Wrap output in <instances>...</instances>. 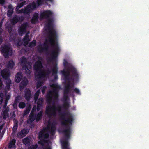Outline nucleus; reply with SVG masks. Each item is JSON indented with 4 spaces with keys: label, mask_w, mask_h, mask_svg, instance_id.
Masks as SVG:
<instances>
[{
    "label": "nucleus",
    "mask_w": 149,
    "mask_h": 149,
    "mask_svg": "<svg viewBox=\"0 0 149 149\" xmlns=\"http://www.w3.org/2000/svg\"><path fill=\"white\" fill-rule=\"evenodd\" d=\"M16 140L15 139H13L11 141H10L8 144V147L9 148H13L15 147V144Z\"/></svg>",
    "instance_id": "27"
},
{
    "label": "nucleus",
    "mask_w": 149,
    "mask_h": 149,
    "mask_svg": "<svg viewBox=\"0 0 149 149\" xmlns=\"http://www.w3.org/2000/svg\"><path fill=\"white\" fill-rule=\"evenodd\" d=\"M19 107L21 109H23L26 106L25 103L24 102H20L19 104Z\"/></svg>",
    "instance_id": "36"
},
{
    "label": "nucleus",
    "mask_w": 149,
    "mask_h": 149,
    "mask_svg": "<svg viewBox=\"0 0 149 149\" xmlns=\"http://www.w3.org/2000/svg\"><path fill=\"white\" fill-rule=\"evenodd\" d=\"M28 130L25 129H22L19 134H18L17 136H20L21 137H25L26 134L29 132Z\"/></svg>",
    "instance_id": "17"
},
{
    "label": "nucleus",
    "mask_w": 149,
    "mask_h": 149,
    "mask_svg": "<svg viewBox=\"0 0 149 149\" xmlns=\"http://www.w3.org/2000/svg\"><path fill=\"white\" fill-rule=\"evenodd\" d=\"M20 65L22 68L25 70V73L26 74H31V64L28 61L27 59L24 56H22L20 58Z\"/></svg>",
    "instance_id": "5"
},
{
    "label": "nucleus",
    "mask_w": 149,
    "mask_h": 149,
    "mask_svg": "<svg viewBox=\"0 0 149 149\" xmlns=\"http://www.w3.org/2000/svg\"><path fill=\"white\" fill-rule=\"evenodd\" d=\"M11 97V95L9 94H5V100L8 101L10 98Z\"/></svg>",
    "instance_id": "41"
},
{
    "label": "nucleus",
    "mask_w": 149,
    "mask_h": 149,
    "mask_svg": "<svg viewBox=\"0 0 149 149\" xmlns=\"http://www.w3.org/2000/svg\"><path fill=\"white\" fill-rule=\"evenodd\" d=\"M29 32H28L26 34L25 36L23 39V40L24 42V46H26L27 45L29 42L30 41V40L29 39Z\"/></svg>",
    "instance_id": "18"
},
{
    "label": "nucleus",
    "mask_w": 149,
    "mask_h": 149,
    "mask_svg": "<svg viewBox=\"0 0 149 149\" xmlns=\"http://www.w3.org/2000/svg\"><path fill=\"white\" fill-rule=\"evenodd\" d=\"M28 83V81L27 79L23 80L19 85V88L21 89H23L27 85Z\"/></svg>",
    "instance_id": "23"
},
{
    "label": "nucleus",
    "mask_w": 149,
    "mask_h": 149,
    "mask_svg": "<svg viewBox=\"0 0 149 149\" xmlns=\"http://www.w3.org/2000/svg\"><path fill=\"white\" fill-rule=\"evenodd\" d=\"M42 63L41 61L38 60L35 62L33 66L34 69L36 72L35 75H39V73L43 71L42 70Z\"/></svg>",
    "instance_id": "8"
},
{
    "label": "nucleus",
    "mask_w": 149,
    "mask_h": 149,
    "mask_svg": "<svg viewBox=\"0 0 149 149\" xmlns=\"http://www.w3.org/2000/svg\"><path fill=\"white\" fill-rule=\"evenodd\" d=\"M17 14H20L23 13L24 14V9H22L20 10H18V11L17 12Z\"/></svg>",
    "instance_id": "51"
},
{
    "label": "nucleus",
    "mask_w": 149,
    "mask_h": 149,
    "mask_svg": "<svg viewBox=\"0 0 149 149\" xmlns=\"http://www.w3.org/2000/svg\"><path fill=\"white\" fill-rule=\"evenodd\" d=\"M5 3V0H0V4L4 5Z\"/></svg>",
    "instance_id": "55"
},
{
    "label": "nucleus",
    "mask_w": 149,
    "mask_h": 149,
    "mask_svg": "<svg viewBox=\"0 0 149 149\" xmlns=\"http://www.w3.org/2000/svg\"><path fill=\"white\" fill-rule=\"evenodd\" d=\"M18 16L17 15H15L12 19L11 22V23L15 25L19 21Z\"/></svg>",
    "instance_id": "30"
},
{
    "label": "nucleus",
    "mask_w": 149,
    "mask_h": 149,
    "mask_svg": "<svg viewBox=\"0 0 149 149\" xmlns=\"http://www.w3.org/2000/svg\"><path fill=\"white\" fill-rule=\"evenodd\" d=\"M39 94L35 93L34 96V98L35 102L37 100L39 97Z\"/></svg>",
    "instance_id": "44"
},
{
    "label": "nucleus",
    "mask_w": 149,
    "mask_h": 149,
    "mask_svg": "<svg viewBox=\"0 0 149 149\" xmlns=\"http://www.w3.org/2000/svg\"><path fill=\"white\" fill-rule=\"evenodd\" d=\"M3 86L2 81L1 79H0V87L1 88Z\"/></svg>",
    "instance_id": "61"
},
{
    "label": "nucleus",
    "mask_w": 149,
    "mask_h": 149,
    "mask_svg": "<svg viewBox=\"0 0 149 149\" xmlns=\"http://www.w3.org/2000/svg\"><path fill=\"white\" fill-rule=\"evenodd\" d=\"M28 26L27 22H25L22 24L18 29V33L19 35H22L26 31V29Z\"/></svg>",
    "instance_id": "13"
},
{
    "label": "nucleus",
    "mask_w": 149,
    "mask_h": 149,
    "mask_svg": "<svg viewBox=\"0 0 149 149\" xmlns=\"http://www.w3.org/2000/svg\"><path fill=\"white\" fill-rule=\"evenodd\" d=\"M47 19H48V23L47 24V26L49 27H50L51 26V24L52 22V19L50 17L48 18Z\"/></svg>",
    "instance_id": "39"
},
{
    "label": "nucleus",
    "mask_w": 149,
    "mask_h": 149,
    "mask_svg": "<svg viewBox=\"0 0 149 149\" xmlns=\"http://www.w3.org/2000/svg\"><path fill=\"white\" fill-rule=\"evenodd\" d=\"M63 65L65 67H66L68 66V62H67V60L65 59H64L63 60Z\"/></svg>",
    "instance_id": "45"
},
{
    "label": "nucleus",
    "mask_w": 149,
    "mask_h": 149,
    "mask_svg": "<svg viewBox=\"0 0 149 149\" xmlns=\"http://www.w3.org/2000/svg\"><path fill=\"white\" fill-rule=\"evenodd\" d=\"M22 99V97L20 95H17L15 98V100L13 104L14 107H17L19 101Z\"/></svg>",
    "instance_id": "26"
},
{
    "label": "nucleus",
    "mask_w": 149,
    "mask_h": 149,
    "mask_svg": "<svg viewBox=\"0 0 149 149\" xmlns=\"http://www.w3.org/2000/svg\"><path fill=\"white\" fill-rule=\"evenodd\" d=\"M47 88V87L45 86H44L42 90V92L43 94H44L45 92V91Z\"/></svg>",
    "instance_id": "49"
},
{
    "label": "nucleus",
    "mask_w": 149,
    "mask_h": 149,
    "mask_svg": "<svg viewBox=\"0 0 149 149\" xmlns=\"http://www.w3.org/2000/svg\"><path fill=\"white\" fill-rule=\"evenodd\" d=\"M18 17L19 21H22L24 19V17L22 16H18Z\"/></svg>",
    "instance_id": "48"
},
{
    "label": "nucleus",
    "mask_w": 149,
    "mask_h": 149,
    "mask_svg": "<svg viewBox=\"0 0 149 149\" xmlns=\"http://www.w3.org/2000/svg\"><path fill=\"white\" fill-rule=\"evenodd\" d=\"M40 90H38L36 92V93H36L37 94H39V93H40Z\"/></svg>",
    "instance_id": "63"
},
{
    "label": "nucleus",
    "mask_w": 149,
    "mask_h": 149,
    "mask_svg": "<svg viewBox=\"0 0 149 149\" xmlns=\"http://www.w3.org/2000/svg\"><path fill=\"white\" fill-rule=\"evenodd\" d=\"M37 100V111H39L42 105L43 100L42 98H39Z\"/></svg>",
    "instance_id": "21"
},
{
    "label": "nucleus",
    "mask_w": 149,
    "mask_h": 149,
    "mask_svg": "<svg viewBox=\"0 0 149 149\" xmlns=\"http://www.w3.org/2000/svg\"><path fill=\"white\" fill-rule=\"evenodd\" d=\"M55 62V65L53 66L52 69V75L54 76V80H55L58 79V77L57 75L58 73V68L57 67V60L54 61Z\"/></svg>",
    "instance_id": "12"
},
{
    "label": "nucleus",
    "mask_w": 149,
    "mask_h": 149,
    "mask_svg": "<svg viewBox=\"0 0 149 149\" xmlns=\"http://www.w3.org/2000/svg\"><path fill=\"white\" fill-rule=\"evenodd\" d=\"M55 123L54 122L51 123L50 121H48V123L47 128L48 130H49L50 129V133L52 136L54 135L55 133V131L56 129L55 126Z\"/></svg>",
    "instance_id": "10"
},
{
    "label": "nucleus",
    "mask_w": 149,
    "mask_h": 149,
    "mask_svg": "<svg viewBox=\"0 0 149 149\" xmlns=\"http://www.w3.org/2000/svg\"><path fill=\"white\" fill-rule=\"evenodd\" d=\"M68 94H64V104L62 107L58 105L57 106L54 105L47 107L46 108L45 113L49 118L56 117L57 116V112H58L60 116L61 124L66 128L63 130L62 132L65 135V139L61 141L63 149H69L68 140L70 138L71 133L70 126L74 121L73 116L69 112L62 113L61 109L63 108L65 111H66L70 107V104L67 100L68 98Z\"/></svg>",
    "instance_id": "1"
},
{
    "label": "nucleus",
    "mask_w": 149,
    "mask_h": 149,
    "mask_svg": "<svg viewBox=\"0 0 149 149\" xmlns=\"http://www.w3.org/2000/svg\"><path fill=\"white\" fill-rule=\"evenodd\" d=\"M32 96L31 91L29 88H26L24 90V97L25 99L28 102L30 100Z\"/></svg>",
    "instance_id": "14"
},
{
    "label": "nucleus",
    "mask_w": 149,
    "mask_h": 149,
    "mask_svg": "<svg viewBox=\"0 0 149 149\" xmlns=\"http://www.w3.org/2000/svg\"><path fill=\"white\" fill-rule=\"evenodd\" d=\"M22 45V43L20 40H19L17 42V46H20Z\"/></svg>",
    "instance_id": "50"
},
{
    "label": "nucleus",
    "mask_w": 149,
    "mask_h": 149,
    "mask_svg": "<svg viewBox=\"0 0 149 149\" xmlns=\"http://www.w3.org/2000/svg\"><path fill=\"white\" fill-rule=\"evenodd\" d=\"M10 84H6V86L7 87V88L8 90L10 89Z\"/></svg>",
    "instance_id": "62"
},
{
    "label": "nucleus",
    "mask_w": 149,
    "mask_h": 149,
    "mask_svg": "<svg viewBox=\"0 0 149 149\" xmlns=\"http://www.w3.org/2000/svg\"><path fill=\"white\" fill-rule=\"evenodd\" d=\"M73 91L77 94H81V93L79 90L77 88H75L74 89H73Z\"/></svg>",
    "instance_id": "40"
},
{
    "label": "nucleus",
    "mask_w": 149,
    "mask_h": 149,
    "mask_svg": "<svg viewBox=\"0 0 149 149\" xmlns=\"http://www.w3.org/2000/svg\"><path fill=\"white\" fill-rule=\"evenodd\" d=\"M3 94L2 93H0V105L2 103L3 99Z\"/></svg>",
    "instance_id": "38"
},
{
    "label": "nucleus",
    "mask_w": 149,
    "mask_h": 149,
    "mask_svg": "<svg viewBox=\"0 0 149 149\" xmlns=\"http://www.w3.org/2000/svg\"><path fill=\"white\" fill-rule=\"evenodd\" d=\"M10 74V72L6 69L3 70L1 72V75L2 77L6 80L8 79Z\"/></svg>",
    "instance_id": "15"
},
{
    "label": "nucleus",
    "mask_w": 149,
    "mask_h": 149,
    "mask_svg": "<svg viewBox=\"0 0 149 149\" xmlns=\"http://www.w3.org/2000/svg\"><path fill=\"white\" fill-rule=\"evenodd\" d=\"M71 87H69L65 86L64 89V94H68L71 90Z\"/></svg>",
    "instance_id": "33"
},
{
    "label": "nucleus",
    "mask_w": 149,
    "mask_h": 149,
    "mask_svg": "<svg viewBox=\"0 0 149 149\" xmlns=\"http://www.w3.org/2000/svg\"><path fill=\"white\" fill-rule=\"evenodd\" d=\"M51 72V71L49 69H47V71L43 70L42 72H41L39 73V75H37V76L39 78H43L45 79L49 77Z\"/></svg>",
    "instance_id": "9"
},
{
    "label": "nucleus",
    "mask_w": 149,
    "mask_h": 149,
    "mask_svg": "<svg viewBox=\"0 0 149 149\" xmlns=\"http://www.w3.org/2000/svg\"><path fill=\"white\" fill-rule=\"evenodd\" d=\"M51 86L53 88L52 91H50L47 93V100L48 102L50 103L52 100V93L54 94V98L55 100H58V90L60 89V86L57 84H53L51 85Z\"/></svg>",
    "instance_id": "4"
},
{
    "label": "nucleus",
    "mask_w": 149,
    "mask_h": 149,
    "mask_svg": "<svg viewBox=\"0 0 149 149\" xmlns=\"http://www.w3.org/2000/svg\"><path fill=\"white\" fill-rule=\"evenodd\" d=\"M3 29L2 28H0V36L3 33Z\"/></svg>",
    "instance_id": "60"
},
{
    "label": "nucleus",
    "mask_w": 149,
    "mask_h": 149,
    "mask_svg": "<svg viewBox=\"0 0 149 149\" xmlns=\"http://www.w3.org/2000/svg\"><path fill=\"white\" fill-rule=\"evenodd\" d=\"M37 75H35V78L36 79L38 80L36 85V88L38 89L42 86L43 83V81L42 80L44 79L43 78H39L37 76Z\"/></svg>",
    "instance_id": "19"
},
{
    "label": "nucleus",
    "mask_w": 149,
    "mask_h": 149,
    "mask_svg": "<svg viewBox=\"0 0 149 149\" xmlns=\"http://www.w3.org/2000/svg\"><path fill=\"white\" fill-rule=\"evenodd\" d=\"M52 12L50 10L44 11L41 13L40 15V19L49 18L52 15Z\"/></svg>",
    "instance_id": "11"
},
{
    "label": "nucleus",
    "mask_w": 149,
    "mask_h": 149,
    "mask_svg": "<svg viewBox=\"0 0 149 149\" xmlns=\"http://www.w3.org/2000/svg\"><path fill=\"white\" fill-rule=\"evenodd\" d=\"M43 0H37V5L39 6L41 5L43 2Z\"/></svg>",
    "instance_id": "42"
},
{
    "label": "nucleus",
    "mask_w": 149,
    "mask_h": 149,
    "mask_svg": "<svg viewBox=\"0 0 149 149\" xmlns=\"http://www.w3.org/2000/svg\"><path fill=\"white\" fill-rule=\"evenodd\" d=\"M29 112H30V111H29L28 110H27L26 109V110L24 111V116H25V115H26L28 114L29 113Z\"/></svg>",
    "instance_id": "52"
},
{
    "label": "nucleus",
    "mask_w": 149,
    "mask_h": 149,
    "mask_svg": "<svg viewBox=\"0 0 149 149\" xmlns=\"http://www.w3.org/2000/svg\"><path fill=\"white\" fill-rule=\"evenodd\" d=\"M49 136V133L45 132L44 130L40 131L38 134V138L40 141L38 142V143L43 145L44 143H47V141L46 139L48 138Z\"/></svg>",
    "instance_id": "6"
},
{
    "label": "nucleus",
    "mask_w": 149,
    "mask_h": 149,
    "mask_svg": "<svg viewBox=\"0 0 149 149\" xmlns=\"http://www.w3.org/2000/svg\"><path fill=\"white\" fill-rule=\"evenodd\" d=\"M31 109V106L30 105H29L28 106H27L26 109L28 110L29 111H30Z\"/></svg>",
    "instance_id": "53"
},
{
    "label": "nucleus",
    "mask_w": 149,
    "mask_h": 149,
    "mask_svg": "<svg viewBox=\"0 0 149 149\" xmlns=\"http://www.w3.org/2000/svg\"><path fill=\"white\" fill-rule=\"evenodd\" d=\"M19 6H17L15 10L16 11V12L17 13V12L18 11V10H19V9L20 8H19Z\"/></svg>",
    "instance_id": "58"
},
{
    "label": "nucleus",
    "mask_w": 149,
    "mask_h": 149,
    "mask_svg": "<svg viewBox=\"0 0 149 149\" xmlns=\"http://www.w3.org/2000/svg\"><path fill=\"white\" fill-rule=\"evenodd\" d=\"M43 112L42 110L40 111L37 115L36 114V121L37 122L41 120L43 116Z\"/></svg>",
    "instance_id": "24"
},
{
    "label": "nucleus",
    "mask_w": 149,
    "mask_h": 149,
    "mask_svg": "<svg viewBox=\"0 0 149 149\" xmlns=\"http://www.w3.org/2000/svg\"><path fill=\"white\" fill-rule=\"evenodd\" d=\"M39 18V15L37 13H35L31 19V23L34 24H36L38 21Z\"/></svg>",
    "instance_id": "20"
},
{
    "label": "nucleus",
    "mask_w": 149,
    "mask_h": 149,
    "mask_svg": "<svg viewBox=\"0 0 149 149\" xmlns=\"http://www.w3.org/2000/svg\"><path fill=\"white\" fill-rule=\"evenodd\" d=\"M23 143L27 146H29L30 145V139L28 138H24L23 141Z\"/></svg>",
    "instance_id": "34"
},
{
    "label": "nucleus",
    "mask_w": 149,
    "mask_h": 149,
    "mask_svg": "<svg viewBox=\"0 0 149 149\" xmlns=\"http://www.w3.org/2000/svg\"><path fill=\"white\" fill-rule=\"evenodd\" d=\"M3 39L2 36H0V45L2 43Z\"/></svg>",
    "instance_id": "57"
},
{
    "label": "nucleus",
    "mask_w": 149,
    "mask_h": 149,
    "mask_svg": "<svg viewBox=\"0 0 149 149\" xmlns=\"http://www.w3.org/2000/svg\"><path fill=\"white\" fill-rule=\"evenodd\" d=\"M48 38V40L46 39L45 40L44 47H43L41 45H40L38 48V50L40 53L42 52L44 50H47L49 47L46 44L49 43L52 47L54 49L51 52V56L49 61L54 62V61H56L59 51V48L57 43L55 44L56 41L58 40V38L57 33L55 30H50L49 31Z\"/></svg>",
    "instance_id": "2"
},
{
    "label": "nucleus",
    "mask_w": 149,
    "mask_h": 149,
    "mask_svg": "<svg viewBox=\"0 0 149 149\" xmlns=\"http://www.w3.org/2000/svg\"><path fill=\"white\" fill-rule=\"evenodd\" d=\"M30 6H27V7L25 8L24 9V14L26 15H29L31 13Z\"/></svg>",
    "instance_id": "31"
},
{
    "label": "nucleus",
    "mask_w": 149,
    "mask_h": 149,
    "mask_svg": "<svg viewBox=\"0 0 149 149\" xmlns=\"http://www.w3.org/2000/svg\"><path fill=\"white\" fill-rule=\"evenodd\" d=\"M36 5L34 3V4H33V8H35L36 7Z\"/></svg>",
    "instance_id": "64"
},
{
    "label": "nucleus",
    "mask_w": 149,
    "mask_h": 149,
    "mask_svg": "<svg viewBox=\"0 0 149 149\" xmlns=\"http://www.w3.org/2000/svg\"><path fill=\"white\" fill-rule=\"evenodd\" d=\"M6 84H10L11 83V81L10 79H8L6 82Z\"/></svg>",
    "instance_id": "56"
},
{
    "label": "nucleus",
    "mask_w": 149,
    "mask_h": 149,
    "mask_svg": "<svg viewBox=\"0 0 149 149\" xmlns=\"http://www.w3.org/2000/svg\"><path fill=\"white\" fill-rule=\"evenodd\" d=\"M8 102V101L5 100V102H4V104L3 107V108H6V107L7 105Z\"/></svg>",
    "instance_id": "54"
},
{
    "label": "nucleus",
    "mask_w": 149,
    "mask_h": 149,
    "mask_svg": "<svg viewBox=\"0 0 149 149\" xmlns=\"http://www.w3.org/2000/svg\"><path fill=\"white\" fill-rule=\"evenodd\" d=\"M36 120V114L34 113H30L29 116V118L27 120L28 123H31Z\"/></svg>",
    "instance_id": "16"
},
{
    "label": "nucleus",
    "mask_w": 149,
    "mask_h": 149,
    "mask_svg": "<svg viewBox=\"0 0 149 149\" xmlns=\"http://www.w3.org/2000/svg\"><path fill=\"white\" fill-rule=\"evenodd\" d=\"M26 2L25 1L22 2L19 4H18L17 6H19V8H21L23 7L24 5H25Z\"/></svg>",
    "instance_id": "43"
},
{
    "label": "nucleus",
    "mask_w": 149,
    "mask_h": 149,
    "mask_svg": "<svg viewBox=\"0 0 149 149\" xmlns=\"http://www.w3.org/2000/svg\"><path fill=\"white\" fill-rule=\"evenodd\" d=\"M15 65V63L13 60H10L7 65L8 68L12 69Z\"/></svg>",
    "instance_id": "32"
},
{
    "label": "nucleus",
    "mask_w": 149,
    "mask_h": 149,
    "mask_svg": "<svg viewBox=\"0 0 149 149\" xmlns=\"http://www.w3.org/2000/svg\"><path fill=\"white\" fill-rule=\"evenodd\" d=\"M8 10L7 13V15L8 17H11L13 12L14 8L12 5H10L8 6Z\"/></svg>",
    "instance_id": "25"
},
{
    "label": "nucleus",
    "mask_w": 149,
    "mask_h": 149,
    "mask_svg": "<svg viewBox=\"0 0 149 149\" xmlns=\"http://www.w3.org/2000/svg\"><path fill=\"white\" fill-rule=\"evenodd\" d=\"M38 146L37 144L32 145L28 147V149H36Z\"/></svg>",
    "instance_id": "37"
},
{
    "label": "nucleus",
    "mask_w": 149,
    "mask_h": 149,
    "mask_svg": "<svg viewBox=\"0 0 149 149\" xmlns=\"http://www.w3.org/2000/svg\"><path fill=\"white\" fill-rule=\"evenodd\" d=\"M8 32L10 33L12 31V29L11 26H8Z\"/></svg>",
    "instance_id": "46"
},
{
    "label": "nucleus",
    "mask_w": 149,
    "mask_h": 149,
    "mask_svg": "<svg viewBox=\"0 0 149 149\" xmlns=\"http://www.w3.org/2000/svg\"><path fill=\"white\" fill-rule=\"evenodd\" d=\"M36 106L33 107L32 109V110L31 113H34L36 111Z\"/></svg>",
    "instance_id": "47"
},
{
    "label": "nucleus",
    "mask_w": 149,
    "mask_h": 149,
    "mask_svg": "<svg viewBox=\"0 0 149 149\" xmlns=\"http://www.w3.org/2000/svg\"><path fill=\"white\" fill-rule=\"evenodd\" d=\"M1 52L5 58H6L9 56L12 55V49L8 45H5L1 46Z\"/></svg>",
    "instance_id": "7"
},
{
    "label": "nucleus",
    "mask_w": 149,
    "mask_h": 149,
    "mask_svg": "<svg viewBox=\"0 0 149 149\" xmlns=\"http://www.w3.org/2000/svg\"><path fill=\"white\" fill-rule=\"evenodd\" d=\"M22 77V74L21 72H18L16 74L15 77V81L17 83H19Z\"/></svg>",
    "instance_id": "22"
},
{
    "label": "nucleus",
    "mask_w": 149,
    "mask_h": 149,
    "mask_svg": "<svg viewBox=\"0 0 149 149\" xmlns=\"http://www.w3.org/2000/svg\"><path fill=\"white\" fill-rule=\"evenodd\" d=\"M61 72L64 76L65 81H68L66 86L71 87V81L74 83L79 81V74L76 69L74 67H70L66 70H63L61 71Z\"/></svg>",
    "instance_id": "3"
},
{
    "label": "nucleus",
    "mask_w": 149,
    "mask_h": 149,
    "mask_svg": "<svg viewBox=\"0 0 149 149\" xmlns=\"http://www.w3.org/2000/svg\"><path fill=\"white\" fill-rule=\"evenodd\" d=\"M3 23V21L2 20L1 22H0V28H1L2 26Z\"/></svg>",
    "instance_id": "59"
},
{
    "label": "nucleus",
    "mask_w": 149,
    "mask_h": 149,
    "mask_svg": "<svg viewBox=\"0 0 149 149\" xmlns=\"http://www.w3.org/2000/svg\"><path fill=\"white\" fill-rule=\"evenodd\" d=\"M9 110V108H5V109L3 111L2 114V116L3 119H6V118L8 117V112Z\"/></svg>",
    "instance_id": "29"
},
{
    "label": "nucleus",
    "mask_w": 149,
    "mask_h": 149,
    "mask_svg": "<svg viewBox=\"0 0 149 149\" xmlns=\"http://www.w3.org/2000/svg\"><path fill=\"white\" fill-rule=\"evenodd\" d=\"M36 40H33L29 44L28 46L30 48H32L36 46Z\"/></svg>",
    "instance_id": "35"
},
{
    "label": "nucleus",
    "mask_w": 149,
    "mask_h": 149,
    "mask_svg": "<svg viewBox=\"0 0 149 149\" xmlns=\"http://www.w3.org/2000/svg\"><path fill=\"white\" fill-rule=\"evenodd\" d=\"M14 126L13 127L12 130L13 132H15L16 131L18 128V122L17 120H15V118L14 120Z\"/></svg>",
    "instance_id": "28"
}]
</instances>
